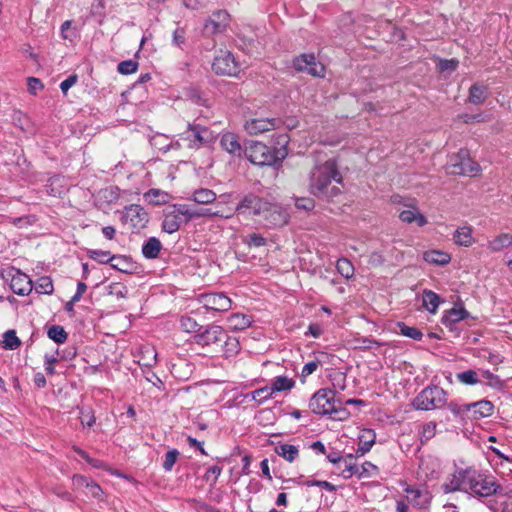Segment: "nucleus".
<instances>
[{"label":"nucleus","instance_id":"obj_1","mask_svg":"<svg viewBox=\"0 0 512 512\" xmlns=\"http://www.w3.org/2000/svg\"><path fill=\"white\" fill-rule=\"evenodd\" d=\"M308 180V190L317 198L331 200L341 193L339 185H342L343 177L333 158L316 162L309 172Z\"/></svg>","mask_w":512,"mask_h":512},{"label":"nucleus","instance_id":"obj_2","mask_svg":"<svg viewBox=\"0 0 512 512\" xmlns=\"http://www.w3.org/2000/svg\"><path fill=\"white\" fill-rule=\"evenodd\" d=\"M278 144L280 148L272 149L262 142L252 141L244 149L245 157L254 165L273 166L278 165L287 156L288 136L281 135Z\"/></svg>","mask_w":512,"mask_h":512},{"label":"nucleus","instance_id":"obj_3","mask_svg":"<svg viewBox=\"0 0 512 512\" xmlns=\"http://www.w3.org/2000/svg\"><path fill=\"white\" fill-rule=\"evenodd\" d=\"M342 402L336 399V392L332 389H320L310 399L311 411L319 415H331L334 419H343L347 412L341 407Z\"/></svg>","mask_w":512,"mask_h":512},{"label":"nucleus","instance_id":"obj_4","mask_svg":"<svg viewBox=\"0 0 512 512\" xmlns=\"http://www.w3.org/2000/svg\"><path fill=\"white\" fill-rule=\"evenodd\" d=\"M447 402V394L439 386L424 388L413 399L412 405L416 410L428 411L441 408Z\"/></svg>","mask_w":512,"mask_h":512},{"label":"nucleus","instance_id":"obj_5","mask_svg":"<svg viewBox=\"0 0 512 512\" xmlns=\"http://www.w3.org/2000/svg\"><path fill=\"white\" fill-rule=\"evenodd\" d=\"M446 170L453 175L475 176L480 171V165L470 158L468 150L461 149L450 157Z\"/></svg>","mask_w":512,"mask_h":512},{"label":"nucleus","instance_id":"obj_6","mask_svg":"<svg viewBox=\"0 0 512 512\" xmlns=\"http://www.w3.org/2000/svg\"><path fill=\"white\" fill-rule=\"evenodd\" d=\"M192 216L194 215L187 211L186 204L169 206L164 215L162 229L172 234L179 230L182 223L190 221Z\"/></svg>","mask_w":512,"mask_h":512},{"label":"nucleus","instance_id":"obj_7","mask_svg":"<svg viewBox=\"0 0 512 512\" xmlns=\"http://www.w3.org/2000/svg\"><path fill=\"white\" fill-rule=\"evenodd\" d=\"M473 477V468L458 469L446 478L441 488L446 494L455 491H463L469 493L470 488L468 486L471 485Z\"/></svg>","mask_w":512,"mask_h":512},{"label":"nucleus","instance_id":"obj_8","mask_svg":"<svg viewBox=\"0 0 512 512\" xmlns=\"http://www.w3.org/2000/svg\"><path fill=\"white\" fill-rule=\"evenodd\" d=\"M121 221L133 231H139L146 227L149 216L143 207L137 204H131L124 208Z\"/></svg>","mask_w":512,"mask_h":512},{"label":"nucleus","instance_id":"obj_9","mask_svg":"<svg viewBox=\"0 0 512 512\" xmlns=\"http://www.w3.org/2000/svg\"><path fill=\"white\" fill-rule=\"evenodd\" d=\"M281 120L273 117H260L257 115L247 117L244 130L250 135H258L278 128Z\"/></svg>","mask_w":512,"mask_h":512},{"label":"nucleus","instance_id":"obj_10","mask_svg":"<svg viewBox=\"0 0 512 512\" xmlns=\"http://www.w3.org/2000/svg\"><path fill=\"white\" fill-rule=\"evenodd\" d=\"M198 301L204 309L213 312H225L232 307V300L223 292L201 294Z\"/></svg>","mask_w":512,"mask_h":512},{"label":"nucleus","instance_id":"obj_11","mask_svg":"<svg viewBox=\"0 0 512 512\" xmlns=\"http://www.w3.org/2000/svg\"><path fill=\"white\" fill-rule=\"evenodd\" d=\"M265 208L259 216H262L269 227H281L289 220V214L285 208L277 203L265 200Z\"/></svg>","mask_w":512,"mask_h":512},{"label":"nucleus","instance_id":"obj_12","mask_svg":"<svg viewBox=\"0 0 512 512\" xmlns=\"http://www.w3.org/2000/svg\"><path fill=\"white\" fill-rule=\"evenodd\" d=\"M213 71L218 75L232 76L238 71L234 56L229 51H220L212 63Z\"/></svg>","mask_w":512,"mask_h":512},{"label":"nucleus","instance_id":"obj_13","mask_svg":"<svg viewBox=\"0 0 512 512\" xmlns=\"http://www.w3.org/2000/svg\"><path fill=\"white\" fill-rule=\"evenodd\" d=\"M293 67L298 72H304L312 76H324V66L316 62L314 54H301L295 57Z\"/></svg>","mask_w":512,"mask_h":512},{"label":"nucleus","instance_id":"obj_14","mask_svg":"<svg viewBox=\"0 0 512 512\" xmlns=\"http://www.w3.org/2000/svg\"><path fill=\"white\" fill-rule=\"evenodd\" d=\"M230 23V14L226 10H216L205 21L204 30L207 34L214 35L226 30Z\"/></svg>","mask_w":512,"mask_h":512},{"label":"nucleus","instance_id":"obj_15","mask_svg":"<svg viewBox=\"0 0 512 512\" xmlns=\"http://www.w3.org/2000/svg\"><path fill=\"white\" fill-rule=\"evenodd\" d=\"M188 129L193 138L190 139L191 148H199L204 145H209L214 142L216 136L209 128L201 126L200 124H188Z\"/></svg>","mask_w":512,"mask_h":512},{"label":"nucleus","instance_id":"obj_16","mask_svg":"<svg viewBox=\"0 0 512 512\" xmlns=\"http://www.w3.org/2000/svg\"><path fill=\"white\" fill-rule=\"evenodd\" d=\"M469 493L481 497H487L496 492V484L491 478L484 477L474 469L473 481Z\"/></svg>","mask_w":512,"mask_h":512},{"label":"nucleus","instance_id":"obj_17","mask_svg":"<svg viewBox=\"0 0 512 512\" xmlns=\"http://www.w3.org/2000/svg\"><path fill=\"white\" fill-rule=\"evenodd\" d=\"M404 491L413 506L419 509H427L430 506L432 495L426 488L407 486Z\"/></svg>","mask_w":512,"mask_h":512},{"label":"nucleus","instance_id":"obj_18","mask_svg":"<svg viewBox=\"0 0 512 512\" xmlns=\"http://www.w3.org/2000/svg\"><path fill=\"white\" fill-rule=\"evenodd\" d=\"M10 276V287L15 294L25 296L32 291V280L28 275L21 272L20 270L13 269Z\"/></svg>","mask_w":512,"mask_h":512},{"label":"nucleus","instance_id":"obj_19","mask_svg":"<svg viewBox=\"0 0 512 512\" xmlns=\"http://www.w3.org/2000/svg\"><path fill=\"white\" fill-rule=\"evenodd\" d=\"M226 337L225 331L221 326H209L204 332L195 336L196 343L202 346L217 344Z\"/></svg>","mask_w":512,"mask_h":512},{"label":"nucleus","instance_id":"obj_20","mask_svg":"<svg viewBox=\"0 0 512 512\" xmlns=\"http://www.w3.org/2000/svg\"><path fill=\"white\" fill-rule=\"evenodd\" d=\"M265 200L253 195L249 194L243 197L240 203L236 207V211L239 213H244L246 210H251L254 215H260L261 211L265 208Z\"/></svg>","mask_w":512,"mask_h":512},{"label":"nucleus","instance_id":"obj_21","mask_svg":"<svg viewBox=\"0 0 512 512\" xmlns=\"http://www.w3.org/2000/svg\"><path fill=\"white\" fill-rule=\"evenodd\" d=\"M469 414L468 420H478L481 418L489 417L493 413L494 406L488 400H480L473 403H468Z\"/></svg>","mask_w":512,"mask_h":512},{"label":"nucleus","instance_id":"obj_22","mask_svg":"<svg viewBox=\"0 0 512 512\" xmlns=\"http://www.w3.org/2000/svg\"><path fill=\"white\" fill-rule=\"evenodd\" d=\"M220 145L225 151L234 156H241L242 152H244L238 137L231 132L222 134Z\"/></svg>","mask_w":512,"mask_h":512},{"label":"nucleus","instance_id":"obj_23","mask_svg":"<svg viewBox=\"0 0 512 512\" xmlns=\"http://www.w3.org/2000/svg\"><path fill=\"white\" fill-rule=\"evenodd\" d=\"M251 323V317L242 313H234L227 318V326L232 331L245 330Z\"/></svg>","mask_w":512,"mask_h":512},{"label":"nucleus","instance_id":"obj_24","mask_svg":"<svg viewBox=\"0 0 512 512\" xmlns=\"http://www.w3.org/2000/svg\"><path fill=\"white\" fill-rule=\"evenodd\" d=\"M469 316V312L463 307H453L442 317V323L446 327H452V325L466 319Z\"/></svg>","mask_w":512,"mask_h":512},{"label":"nucleus","instance_id":"obj_25","mask_svg":"<svg viewBox=\"0 0 512 512\" xmlns=\"http://www.w3.org/2000/svg\"><path fill=\"white\" fill-rule=\"evenodd\" d=\"M162 249L160 240L156 237L148 238L142 246V254L147 259H155L158 257Z\"/></svg>","mask_w":512,"mask_h":512},{"label":"nucleus","instance_id":"obj_26","mask_svg":"<svg viewBox=\"0 0 512 512\" xmlns=\"http://www.w3.org/2000/svg\"><path fill=\"white\" fill-rule=\"evenodd\" d=\"M270 390L272 393L287 392L295 386V381L287 376H276L272 379Z\"/></svg>","mask_w":512,"mask_h":512},{"label":"nucleus","instance_id":"obj_27","mask_svg":"<svg viewBox=\"0 0 512 512\" xmlns=\"http://www.w3.org/2000/svg\"><path fill=\"white\" fill-rule=\"evenodd\" d=\"M144 199L152 205H163L169 202L170 195L163 190L152 188L144 193Z\"/></svg>","mask_w":512,"mask_h":512},{"label":"nucleus","instance_id":"obj_28","mask_svg":"<svg viewBox=\"0 0 512 512\" xmlns=\"http://www.w3.org/2000/svg\"><path fill=\"white\" fill-rule=\"evenodd\" d=\"M399 218L404 223L411 224L415 222L419 227L427 224L426 217L416 209L403 210L399 214Z\"/></svg>","mask_w":512,"mask_h":512},{"label":"nucleus","instance_id":"obj_29","mask_svg":"<svg viewBox=\"0 0 512 512\" xmlns=\"http://www.w3.org/2000/svg\"><path fill=\"white\" fill-rule=\"evenodd\" d=\"M488 96L487 86L483 84H474L470 87L469 90V102L473 104H481L483 103Z\"/></svg>","mask_w":512,"mask_h":512},{"label":"nucleus","instance_id":"obj_30","mask_svg":"<svg viewBox=\"0 0 512 512\" xmlns=\"http://www.w3.org/2000/svg\"><path fill=\"white\" fill-rule=\"evenodd\" d=\"M454 242L460 246L469 247L474 243L472 229L470 227H461L453 235Z\"/></svg>","mask_w":512,"mask_h":512},{"label":"nucleus","instance_id":"obj_31","mask_svg":"<svg viewBox=\"0 0 512 512\" xmlns=\"http://www.w3.org/2000/svg\"><path fill=\"white\" fill-rule=\"evenodd\" d=\"M422 304L427 311L434 314L439 307L440 297L431 290H424L422 295Z\"/></svg>","mask_w":512,"mask_h":512},{"label":"nucleus","instance_id":"obj_32","mask_svg":"<svg viewBox=\"0 0 512 512\" xmlns=\"http://www.w3.org/2000/svg\"><path fill=\"white\" fill-rule=\"evenodd\" d=\"M424 260L431 264L446 265L451 257L448 253L438 250H430L424 253Z\"/></svg>","mask_w":512,"mask_h":512},{"label":"nucleus","instance_id":"obj_33","mask_svg":"<svg viewBox=\"0 0 512 512\" xmlns=\"http://www.w3.org/2000/svg\"><path fill=\"white\" fill-rule=\"evenodd\" d=\"M375 442V435L371 430L364 431L359 437V447L356 451L357 454L363 456L369 452Z\"/></svg>","mask_w":512,"mask_h":512},{"label":"nucleus","instance_id":"obj_34","mask_svg":"<svg viewBox=\"0 0 512 512\" xmlns=\"http://www.w3.org/2000/svg\"><path fill=\"white\" fill-rule=\"evenodd\" d=\"M275 452L288 462H293L299 455L298 448L292 444H279L275 447Z\"/></svg>","mask_w":512,"mask_h":512},{"label":"nucleus","instance_id":"obj_35","mask_svg":"<svg viewBox=\"0 0 512 512\" xmlns=\"http://www.w3.org/2000/svg\"><path fill=\"white\" fill-rule=\"evenodd\" d=\"M192 200L197 204H210L216 200V193L207 188H200L193 192Z\"/></svg>","mask_w":512,"mask_h":512},{"label":"nucleus","instance_id":"obj_36","mask_svg":"<svg viewBox=\"0 0 512 512\" xmlns=\"http://www.w3.org/2000/svg\"><path fill=\"white\" fill-rule=\"evenodd\" d=\"M510 245H512V235L503 233L491 240L488 244V247L490 250L497 252L506 247H509Z\"/></svg>","mask_w":512,"mask_h":512},{"label":"nucleus","instance_id":"obj_37","mask_svg":"<svg viewBox=\"0 0 512 512\" xmlns=\"http://www.w3.org/2000/svg\"><path fill=\"white\" fill-rule=\"evenodd\" d=\"M447 407L454 414L455 417L461 420H468V403H459L457 401H451L447 404Z\"/></svg>","mask_w":512,"mask_h":512},{"label":"nucleus","instance_id":"obj_38","mask_svg":"<svg viewBox=\"0 0 512 512\" xmlns=\"http://www.w3.org/2000/svg\"><path fill=\"white\" fill-rule=\"evenodd\" d=\"M112 258L113 259L112 262H110V265L113 269L124 273L130 272L132 263L128 257L121 255H113Z\"/></svg>","mask_w":512,"mask_h":512},{"label":"nucleus","instance_id":"obj_39","mask_svg":"<svg viewBox=\"0 0 512 512\" xmlns=\"http://www.w3.org/2000/svg\"><path fill=\"white\" fill-rule=\"evenodd\" d=\"M48 337L58 344H62L67 340V333L60 325H53L47 331Z\"/></svg>","mask_w":512,"mask_h":512},{"label":"nucleus","instance_id":"obj_40","mask_svg":"<svg viewBox=\"0 0 512 512\" xmlns=\"http://www.w3.org/2000/svg\"><path fill=\"white\" fill-rule=\"evenodd\" d=\"M337 271L346 279L354 275V266L347 258H340L336 264Z\"/></svg>","mask_w":512,"mask_h":512},{"label":"nucleus","instance_id":"obj_41","mask_svg":"<svg viewBox=\"0 0 512 512\" xmlns=\"http://www.w3.org/2000/svg\"><path fill=\"white\" fill-rule=\"evenodd\" d=\"M87 255L90 259L95 260L101 264H106L112 262L111 253L109 251L90 249L87 251Z\"/></svg>","mask_w":512,"mask_h":512},{"label":"nucleus","instance_id":"obj_42","mask_svg":"<svg viewBox=\"0 0 512 512\" xmlns=\"http://www.w3.org/2000/svg\"><path fill=\"white\" fill-rule=\"evenodd\" d=\"M54 290L53 282L50 277H40L35 285V291L39 294H52Z\"/></svg>","mask_w":512,"mask_h":512},{"label":"nucleus","instance_id":"obj_43","mask_svg":"<svg viewBox=\"0 0 512 512\" xmlns=\"http://www.w3.org/2000/svg\"><path fill=\"white\" fill-rule=\"evenodd\" d=\"M3 343L4 348L9 350H15L21 345V341L14 330H8L4 333Z\"/></svg>","mask_w":512,"mask_h":512},{"label":"nucleus","instance_id":"obj_44","mask_svg":"<svg viewBox=\"0 0 512 512\" xmlns=\"http://www.w3.org/2000/svg\"><path fill=\"white\" fill-rule=\"evenodd\" d=\"M398 326L400 329V334L405 337L411 338L413 340H421L423 337V333L415 327L407 326L404 323H399Z\"/></svg>","mask_w":512,"mask_h":512},{"label":"nucleus","instance_id":"obj_45","mask_svg":"<svg viewBox=\"0 0 512 512\" xmlns=\"http://www.w3.org/2000/svg\"><path fill=\"white\" fill-rule=\"evenodd\" d=\"M457 379L466 385H475L479 382L478 374L474 370H466L457 374Z\"/></svg>","mask_w":512,"mask_h":512},{"label":"nucleus","instance_id":"obj_46","mask_svg":"<svg viewBox=\"0 0 512 512\" xmlns=\"http://www.w3.org/2000/svg\"><path fill=\"white\" fill-rule=\"evenodd\" d=\"M251 397L253 400L263 403L267 401L268 399H271L273 397V393L270 390V386H265L259 389L254 390L251 393Z\"/></svg>","mask_w":512,"mask_h":512},{"label":"nucleus","instance_id":"obj_47","mask_svg":"<svg viewBox=\"0 0 512 512\" xmlns=\"http://www.w3.org/2000/svg\"><path fill=\"white\" fill-rule=\"evenodd\" d=\"M436 434V423L428 422L422 426V430L420 432V441L421 443H426L430 439H432Z\"/></svg>","mask_w":512,"mask_h":512},{"label":"nucleus","instance_id":"obj_48","mask_svg":"<svg viewBox=\"0 0 512 512\" xmlns=\"http://www.w3.org/2000/svg\"><path fill=\"white\" fill-rule=\"evenodd\" d=\"M226 340L224 342V354L226 357H231L236 355L239 351V341L234 337H225Z\"/></svg>","mask_w":512,"mask_h":512},{"label":"nucleus","instance_id":"obj_49","mask_svg":"<svg viewBox=\"0 0 512 512\" xmlns=\"http://www.w3.org/2000/svg\"><path fill=\"white\" fill-rule=\"evenodd\" d=\"M180 324L181 328L188 333L198 332L201 328L197 321L190 316H183Z\"/></svg>","mask_w":512,"mask_h":512},{"label":"nucleus","instance_id":"obj_50","mask_svg":"<svg viewBox=\"0 0 512 512\" xmlns=\"http://www.w3.org/2000/svg\"><path fill=\"white\" fill-rule=\"evenodd\" d=\"M243 241L249 247H262L267 243V240L261 234L257 233L247 235Z\"/></svg>","mask_w":512,"mask_h":512},{"label":"nucleus","instance_id":"obj_51","mask_svg":"<svg viewBox=\"0 0 512 512\" xmlns=\"http://www.w3.org/2000/svg\"><path fill=\"white\" fill-rule=\"evenodd\" d=\"M378 474V467L371 462H364L359 468L358 477H373Z\"/></svg>","mask_w":512,"mask_h":512},{"label":"nucleus","instance_id":"obj_52","mask_svg":"<svg viewBox=\"0 0 512 512\" xmlns=\"http://www.w3.org/2000/svg\"><path fill=\"white\" fill-rule=\"evenodd\" d=\"M178 456L179 452L177 449H171L165 454L163 461V468L165 471L169 472L173 469V466L175 465Z\"/></svg>","mask_w":512,"mask_h":512},{"label":"nucleus","instance_id":"obj_53","mask_svg":"<svg viewBox=\"0 0 512 512\" xmlns=\"http://www.w3.org/2000/svg\"><path fill=\"white\" fill-rule=\"evenodd\" d=\"M80 420L83 426L92 427L96 422V418L92 409L82 408L80 410Z\"/></svg>","mask_w":512,"mask_h":512},{"label":"nucleus","instance_id":"obj_54","mask_svg":"<svg viewBox=\"0 0 512 512\" xmlns=\"http://www.w3.org/2000/svg\"><path fill=\"white\" fill-rule=\"evenodd\" d=\"M138 68V63L133 60L122 61L118 64V72L123 75L134 73Z\"/></svg>","mask_w":512,"mask_h":512},{"label":"nucleus","instance_id":"obj_55","mask_svg":"<svg viewBox=\"0 0 512 512\" xmlns=\"http://www.w3.org/2000/svg\"><path fill=\"white\" fill-rule=\"evenodd\" d=\"M295 206L304 211H311L315 207V201L310 197L296 198Z\"/></svg>","mask_w":512,"mask_h":512},{"label":"nucleus","instance_id":"obj_56","mask_svg":"<svg viewBox=\"0 0 512 512\" xmlns=\"http://www.w3.org/2000/svg\"><path fill=\"white\" fill-rule=\"evenodd\" d=\"M483 377L487 380V384L495 389H501L504 386L503 381L490 371H485Z\"/></svg>","mask_w":512,"mask_h":512},{"label":"nucleus","instance_id":"obj_57","mask_svg":"<svg viewBox=\"0 0 512 512\" xmlns=\"http://www.w3.org/2000/svg\"><path fill=\"white\" fill-rule=\"evenodd\" d=\"M320 363L321 362L318 359H315V360H312V361H309L308 363H306L302 368L301 377L306 378L309 375H311L312 373H314L317 370V368L319 367Z\"/></svg>","mask_w":512,"mask_h":512},{"label":"nucleus","instance_id":"obj_58","mask_svg":"<svg viewBox=\"0 0 512 512\" xmlns=\"http://www.w3.org/2000/svg\"><path fill=\"white\" fill-rule=\"evenodd\" d=\"M91 482L90 478H87L83 475H74L72 479L73 486L78 490H83L88 488Z\"/></svg>","mask_w":512,"mask_h":512},{"label":"nucleus","instance_id":"obj_59","mask_svg":"<svg viewBox=\"0 0 512 512\" xmlns=\"http://www.w3.org/2000/svg\"><path fill=\"white\" fill-rule=\"evenodd\" d=\"M187 211L194 216L191 217L192 219L205 217V216H214L217 215L216 212H211L210 209H193L189 205L186 204Z\"/></svg>","mask_w":512,"mask_h":512},{"label":"nucleus","instance_id":"obj_60","mask_svg":"<svg viewBox=\"0 0 512 512\" xmlns=\"http://www.w3.org/2000/svg\"><path fill=\"white\" fill-rule=\"evenodd\" d=\"M61 35L64 39L72 41L75 37V31L72 29L71 21H65L61 25Z\"/></svg>","mask_w":512,"mask_h":512},{"label":"nucleus","instance_id":"obj_61","mask_svg":"<svg viewBox=\"0 0 512 512\" xmlns=\"http://www.w3.org/2000/svg\"><path fill=\"white\" fill-rule=\"evenodd\" d=\"M344 462H345V467H344V469H342L341 474L345 479L352 477L354 474L358 475L359 468L355 464H352L351 462H347V460H345Z\"/></svg>","mask_w":512,"mask_h":512},{"label":"nucleus","instance_id":"obj_62","mask_svg":"<svg viewBox=\"0 0 512 512\" xmlns=\"http://www.w3.org/2000/svg\"><path fill=\"white\" fill-rule=\"evenodd\" d=\"M208 0H183V5L190 10H198L207 5Z\"/></svg>","mask_w":512,"mask_h":512},{"label":"nucleus","instance_id":"obj_63","mask_svg":"<svg viewBox=\"0 0 512 512\" xmlns=\"http://www.w3.org/2000/svg\"><path fill=\"white\" fill-rule=\"evenodd\" d=\"M78 80V77L77 75H70L67 79H65L64 81L61 82L60 84V89L61 91L66 94L68 92V90L76 84Z\"/></svg>","mask_w":512,"mask_h":512},{"label":"nucleus","instance_id":"obj_64","mask_svg":"<svg viewBox=\"0 0 512 512\" xmlns=\"http://www.w3.org/2000/svg\"><path fill=\"white\" fill-rule=\"evenodd\" d=\"M86 490H87V494H90L94 498H100V496L103 493L101 487L93 480H91V482H90L88 488H86Z\"/></svg>","mask_w":512,"mask_h":512}]
</instances>
